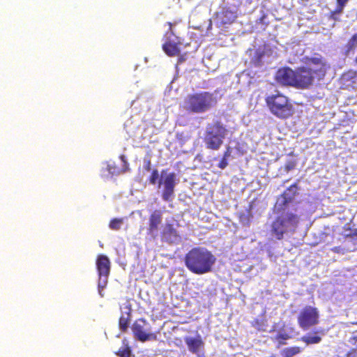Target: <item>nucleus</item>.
<instances>
[{
	"instance_id": "f257e3e1",
	"label": "nucleus",
	"mask_w": 357,
	"mask_h": 357,
	"mask_svg": "<svg viewBox=\"0 0 357 357\" xmlns=\"http://www.w3.org/2000/svg\"><path fill=\"white\" fill-rule=\"evenodd\" d=\"M307 66L296 68H279L275 74V80L283 86H291L297 89H309L315 80L323 79L329 68L324 59L319 57L307 58Z\"/></svg>"
},
{
	"instance_id": "f03ea898",
	"label": "nucleus",
	"mask_w": 357,
	"mask_h": 357,
	"mask_svg": "<svg viewBox=\"0 0 357 357\" xmlns=\"http://www.w3.org/2000/svg\"><path fill=\"white\" fill-rule=\"evenodd\" d=\"M185 265L192 273L202 275L212 271L216 261L214 255L204 247H195L184 257Z\"/></svg>"
},
{
	"instance_id": "7ed1b4c3",
	"label": "nucleus",
	"mask_w": 357,
	"mask_h": 357,
	"mask_svg": "<svg viewBox=\"0 0 357 357\" xmlns=\"http://www.w3.org/2000/svg\"><path fill=\"white\" fill-rule=\"evenodd\" d=\"M218 100L213 93L209 91H199L188 94L184 100L183 107L192 114H202L217 105Z\"/></svg>"
},
{
	"instance_id": "20e7f679",
	"label": "nucleus",
	"mask_w": 357,
	"mask_h": 357,
	"mask_svg": "<svg viewBox=\"0 0 357 357\" xmlns=\"http://www.w3.org/2000/svg\"><path fill=\"white\" fill-rule=\"evenodd\" d=\"M265 102L270 112L278 119H287L294 113L291 100L280 91L268 95L265 98Z\"/></svg>"
},
{
	"instance_id": "39448f33",
	"label": "nucleus",
	"mask_w": 357,
	"mask_h": 357,
	"mask_svg": "<svg viewBox=\"0 0 357 357\" xmlns=\"http://www.w3.org/2000/svg\"><path fill=\"white\" fill-rule=\"evenodd\" d=\"M272 222L271 225V233L278 240H282L284 234L289 231H294L299 223V216L292 212L281 211Z\"/></svg>"
},
{
	"instance_id": "423d86ee",
	"label": "nucleus",
	"mask_w": 357,
	"mask_h": 357,
	"mask_svg": "<svg viewBox=\"0 0 357 357\" xmlns=\"http://www.w3.org/2000/svg\"><path fill=\"white\" fill-rule=\"evenodd\" d=\"M149 182L153 185L158 183V188L162 186V199L165 202L172 200L176 186V174L174 172L168 173L167 170L162 169L159 177L158 170L153 169L149 177Z\"/></svg>"
},
{
	"instance_id": "0eeeda50",
	"label": "nucleus",
	"mask_w": 357,
	"mask_h": 357,
	"mask_svg": "<svg viewBox=\"0 0 357 357\" xmlns=\"http://www.w3.org/2000/svg\"><path fill=\"white\" fill-rule=\"evenodd\" d=\"M227 133L226 126L220 121H215L208 124L203 138L206 148L212 151L219 150Z\"/></svg>"
},
{
	"instance_id": "6e6552de",
	"label": "nucleus",
	"mask_w": 357,
	"mask_h": 357,
	"mask_svg": "<svg viewBox=\"0 0 357 357\" xmlns=\"http://www.w3.org/2000/svg\"><path fill=\"white\" fill-rule=\"evenodd\" d=\"M131 330L134 337L142 342L157 340L160 333L153 330L151 324L144 318L136 319L131 326Z\"/></svg>"
},
{
	"instance_id": "1a4fd4ad",
	"label": "nucleus",
	"mask_w": 357,
	"mask_h": 357,
	"mask_svg": "<svg viewBox=\"0 0 357 357\" xmlns=\"http://www.w3.org/2000/svg\"><path fill=\"white\" fill-rule=\"evenodd\" d=\"M297 323L299 327L307 331L319 323V310L311 305L303 307L297 316Z\"/></svg>"
},
{
	"instance_id": "9d476101",
	"label": "nucleus",
	"mask_w": 357,
	"mask_h": 357,
	"mask_svg": "<svg viewBox=\"0 0 357 357\" xmlns=\"http://www.w3.org/2000/svg\"><path fill=\"white\" fill-rule=\"evenodd\" d=\"M96 267L98 272V289L100 291L107 284L108 276L110 273V261L109 258L104 255H100L96 259Z\"/></svg>"
},
{
	"instance_id": "9b49d317",
	"label": "nucleus",
	"mask_w": 357,
	"mask_h": 357,
	"mask_svg": "<svg viewBox=\"0 0 357 357\" xmlns=\"http://www.w3.org/2000/svg\"><path fill=\"white\" fill-rule=\"evenodd\" d=\"M162 220V212L154 210L149 217L147 234L153 238L158 236V230Z\"/></svg>"
},
{
	"instance_id": "f8f14e48",
	"label": "nucleus",
	"mask_w": 357,
	"mask_h": 357,
	"mask_svg": "<svg viewBox=\"0 0 357 357\" xmlns=\"http://www.w3.org/2000/svg\"><path fill=\"white\" fill-rule=\"evenodd\" d=\"M298 182H296L287 188L280 195L281 202L278 204L279 210H286L287 206L291 203L294 197L298 194Z\"/></svg>"
},
{
	"instance_id": "ddd939ff",
	"label": "nucleus",
	"mask_w": 357,
	"mask_h": 357,
	"mask_svg": "<svg viewBox=\"0 0 357 357\" xmlns=\"http://www.w3.org/2000/svg\"><path fill=\"white\" fill-rule=\"evenodd\" d=\"M237 17V9L223 7L215 14V20L220 25L231 24Z\"/></svg>"
},
{
	"instance_id": "4468645a",
	"label": "nucleus",
	"mask_w": 357,
	"mask_h": 357,
	"mask_svg": "<svg viewBox=\"0 0 357 357\" xmlns=\"http://www.w3.org/2000/svg\"><path fill=\"white\" fill-rule=\"evenodd\" d=\"M119 158L121 161V167H118L114 162L109 163L107 165V170L109 173L112 176L119 175L130 170L129 164L127 162L126 157L123 155H121Z\"/></svg>"
},
{
	"instance_id": "2eb2a0df",
	"label": "nucleus",
	"mask_w": 357,
	"mask_h": 357,
	"mask_svg": "<svg viewBox=\"0 0 357 357\" xmlns=\"http://www.w3.org/2000/svg\"><path fill=\"white\" fill-rule=\"evenodd\" d=\"M162 237L167 242L173 243L180 238L176 229L173 224L166 223L161 232Z\"/></svg>"
},
{
	"instance_id": "dca6fc26",
	"label": "nucleus",
	"mask_w": 357,
	"mask_h": 357,
	"mask_svg": "<svg viewBox=\"0 0 357 357\" xmlns=\"http://www.w3.org/2000/svg\"><path fill=\"white\" fill-rule=\"evenodd\" d=\"M177 42L172 43L171 41H167L162 45V49L164 52L169 56H175L180 53L179 45L181 42L178 40V38L176 37Z\"/></svg>"
},
{
	"instance_id": "f3484780",
	"label": "nucleus",
	"mask_w": 357,
	"mask_h": 357,
	"mask_svg": "<svg viewBox=\"0 0 357 357\" xmlns=\"http://www.w3.org/2000/svg\"><path fill=\"white\" fill-rule=\"evenodd\" d=\"M185 342L188 348V350L192 354H197L199 349L204 345V342L200 337L197 338L187 337L185 338Z\"/></svg>"
},
{
	"instance_id": "a211bd4d",
	"label": "nucleus",
	"mask_w": 357,
	"mask_h": 357,
	"mask_svg": "<svg viewBox=\"0 0 357 357\" xmlns=\"http://www.w3.org/2000/svg\"><path fill=\"white\" fill-rule=\"evenodd\" d=\"M323 331H315L312 333V335L307 334L301 337V340L305 343L307 345L315 344L321 342L322 338L320 335H323Z\"/></svg>"
},
{
	"instance_id": "6ab92c4d",
	"label": "nucleus",
	"mask_w": 357,
	"mask_h": 357,
	"mask_svg": "<svg viewBox=\"0 0 357 357\" xmlns=\"http://www.w3.org/2000/svg\"><path fill=\"white\" fill-rule=\"evenodd\" d=\"M130 321V313L126 312L125 314H122L119 319V327L123 333H126L128 331L129 323Z\"/></svg>"
},
{
	"instance_id": "aec40b11",
	"label": "nucleus",
	"mask_w": 357,
	"mask_h": 357,
	"mask_svg": "<svg viewBox=\"0 0 357 357\" xmlns=\"http://www.w3.org/2000/svg\"><path fill=\"white\" fill-rule=\"evenodd\" d=\"M302 349L298 346H294L285 348L281 351L282 357H293L296 354H300Z\"/></svg>"
},
{
	"instance_id": "412c9836",
	"label": "nucleus",
	"mask_w": 357,
	"mask_h": 357,
	"mask_svg": "<svg viewBox=\"0 0 357 357\" xmlns=\"http://www.w3.org/2000/svg\"><path fill=\"white\" fill-rule=\"evenodd\" d=\"M252 326L257 329L258 331L265 332L267 329V321L265 319H255L252 323Z\"/></svg>"
},
{
	"instance_id": "4be33fe9",
	"label": "nucleus",
	"mask_w": 357,
	"mask_h": 357,
	"mask_svg": "<svg viewBox=\"0 0 357 357\" xmlns=\"http://www.w3.org/2000/svg\"><path fill=\"white\" fill-rule=\"evenodd\" d=\"M123 346L121 347L116 352L117 356L119 357H130L131 354V349L126 342V340L123 341Z\"/></svg>"
},
{
	"instance_id": "5701e85b",
	"label": "nucleus",
	"mask_w": 357,
	"mask_h": 357,
	"mask_svg": "<svg viewBox=\"0 0 357 357\" xmlns=\"http://www.w3.org/2000/svg\"><path fill=\"white\" fill-rule=\"evenodd\" d=\"M346 52L348 54L357 47V33H355L346 44Z\"/></svg>"
},
{
	"instance_id": "b1692460",
	"label": "nucleus",
	"mask_w": 357,
	"mask_h": 357,
	"mask_svg": "<svg viewBox=\"0 0 357 357\" xmlns=\"http://www.w3.org/2000/svg\"><path fill=\"white\" fill-rule=\"evenodd\" d=\"M123 222V218H113L109 222V227L112 230H119Z\"/></svg>"
},
{
	"instance_id": "393cba45",
	"label": "nucleus",
	"mask_w": 357,
	"mask_h": 357,
	"mask_svg": "<svg viewBox=\"0 0 357 357\" xmlns=\"http://www.w3.org/2000/svg\"><path fill=\"white\" fill-rule=\"evenodd\" d=\"M290 338L291 336L287 333H280L274 337L273 340L278 341L280 344H285V341Z\"/></svg>"
},
{
	"instance_id": "a878e982",
	"label": "nucleus",
	"mask_w": 357,
	"mask_h": 357,
	"mask_svg": "<svg viewBox=\"0 0 357 357\" xmlns=\"http://www.w3.org/2000/svg\"><path fill=\"white\" fill-rule=\"evenodd\" d=\"M296 166V161L295 160H288L284 165V170L288 172L295 169Z\"/></svg>"
},
{
	"instance_id": "bb28decb",
	"label": "nucleus",
	"mask_w": 357,
	"mask_h": 357,
	"mask_svg": "<svg viewBox=\"0 0 357 357\" xmlns=\"http://www.w3.org/2000/svg\"><path fill=\"white\" fill-rule=\"evenodd\" d=\"M177 24V22H167V25L168 26V31L165 33V36L169 39V37L168 36L169 34L175 36V33L173 29V26H175Z\"/></svg>"
},
{
	"instance_id": "cd10ccee",
	"label": "nucleus",
	"mask_w": 357,
	"mask_h": 357,
	"mask_svg": "<svg viewBox=\"0 0 357 357\" xmlns=\"http://www.w3.org/2000/svg\"><path fill=\"white\" fill-rule=\"evenodd\" d=\"M228 164L229 163H228L227 159L222 157L219 163L218 164V167L221 169H224L228 166Z\"/></svg>"
},
{
	"instance_id": "c85d7f7f",
	"label": "nucleus",
	"mask_w": 357,
	"mask_h": 357,
	"mask_svg": "<svg viewBox=\"0 0 357 357\" xmlns=\"http://www.w3.org/2000/svg\"><path fill=\"white\" fill-rule=\"evenodd\" d=\"M349 342L357 347V331L353 333L352 335L349 339Z\"/></svg>"
},
{
	"instance_id": "c756f323",
	"label": "nucleus",
	"mask_w": 357,
	"mask_h": 357,
	"mask_svg": "<svg viewBox=\"0 0 357 357\" xmlns=\"http://www.w3.org/2000/svg\"><path fill=\"white\" fill-rule=\"evenodd\" d=\"M346 357H357V347L351 349L347 354Z\"/></svg>"
},
{
	"instance_id": "7c9ffc66",
	"label": "nucleus",
	"mask_w": 357,
	"mask_h": 357,
	"mask_svg": "<svg viewBox=\"0 0 357 357\" xmlns=\"http://www.w3.org/2000/svg\"><path fill=\"white\" fill-rule=\"evenodd\" d=\"M231 153V149L229 146H227L226 148V150L223 153L222 158H226L228 160V158L230 157Z\"/></svg>"
},
{
	"instance_id": "2f4dec72",
	"label": "nucleus",
	"mask_w": 357,
	"mask_h": 357,
	"mask_svg": "<svg viewBox=\"0 0 357 357\" xmlns=\"http://www.w3.org/2000/svg\"><path fill=\"white\" fill-rule=\"evenodd\" d=\"M336 1H337V6L343 9L349 0H336Z\"/></svg>"
},
{
	"instance_id": "473e14b6",
	"label": "nucleus",
	"mask_w": 357,
	"mask_h": 357,
	"mask_svg": "<svg viewBox=\"0 0 357 357\" xmlns=\"http://www.w3.org/2000/svg\"><path fill=\"white\" fill-rule=\"evenodd\" d=\"M343 9L341 8H339L338 6L336 7V8L331 12V15H333L335 14H340L342 12Z\"/></svg>"
},
{
	"instance_id": "72a5a7b5",
	"label": "nucleus",
	"mask_w": 357,
	"mask_h": 357,
	"mask_svg": "<svg viewBox=\"0 0 357 357\" xmlns=\"http://www.w3.org/2000/svg\"><path fill=\"white\" fill-rule=\"evenodd\" d=\"M151 160H147L146 161V164L144 165V169L146 170V171H150L151 170Z\"/></svg>"
},
{
	"instance_id": "f704fd0d",
	"label": "nucleus",
	"mask_w": 357,
	"mask_h": 357,
	"mask_svg": "<svg viewBox=\"0 0 357 357\" xmlns=\"http://www.w3.org/2000/svg\"><path fill=\"white\" fill-rule=\"evenodd\" d=\"M351 235H352V236H357V229H356L354 231V232H353V234H349V236H351Z\"/></svg>"
},
{
	"instance_id": "c9c22d12",
	"label": "nucleus",
	"mask_w": 357,
	"mask_h": 357,
	"mask_svg": "<svg viewBox=\"0 0 357 357\" xmlns=\"http://www.w3.org/2000/svg\"><path fill=\"white\" fill-rule=\"evenodd\" d=\"M183 61V59L182 58H180L179 59V61L181 62Z\"/></svg>"
},
{
	"instance_id": "e433bc0d",
	"label": "nucleus",
	"mask_w": 357,
	"mask_h": 357,
	"mask_svg": "<svg viewBox=\"0 0 357 357\" xmlns=\"http://www.w3.org/2000/svg\"><path fill=\"white\" fill-rule=\"evenodd\" d=\"M198 357H206V356L204 355H202V356H198Z\"/></svg>"
},
{
	"instance_id": "4c0bfd02",
	"label": "nucleus",
	"mask_w": 357,
	"mask_h": 357,
	"mask_svg": "<svg viewBox=\"0 0 357 357\" xmlns=\"http://www.w3.org/2000/svg\"><path fill=\"white\" fill-rule=\"evenodd\" d=\"M355 61H356V63H357V56H356V59H355Z\"/></svg>"
},
{
	"instance_id": "58836bf2",
	"label": "nucleus",
	"mask_w": 357,
	"mask_h": 357,
	"mask_svg": "<svg viewBox=\"0 0 357 357\" xmlns=\"http://www.w3.org/2000/svg\"><path fill=\"white\" fill-rule=\"evenodd\" d=\"M355 324H356V325H357V322H356V323H355Z\"/></svg>"
}]
</instances>
